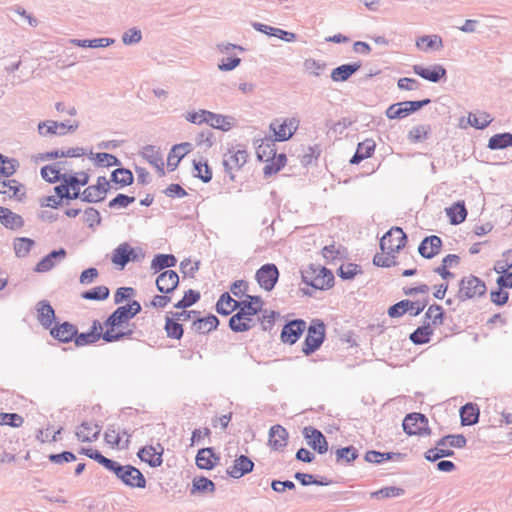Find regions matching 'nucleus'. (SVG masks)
Instances as JSON below:
<instances>
[{
    "instance_id": "obj_21",
    "label": "nucleus",
    "mask_w": 512,
    "mask_h": 512,
    "mask_svg": "<svg viewBox=\"0 0 512 512\" xmlns=\"http://www.w3.org/2000/svg\"><path fill=\"white\" fill-rule=\"evenodd\" d=\"M442 246V240L436 235L425 237L418 247L419 254L426 259L436 256Z\"/></svg>"
},
{
    "instance_id": "obj_57",
    "label": "nucleus",
    "mask_w": 512,
    "mask_h": 512,
    "mask_svg": "<svg viewBox=\"0 0 512 512\" xmlns=\"http://www.w3.org/2000/svg\"><path fill=\"white\" fill-rule=\"evenodd\" d=\"M165 331L169 338L179 340L183 336V327L174 319L166 318Z\"/></svg>"
},
{
    "instance_id": "obj_29",
    "label": "nucleus",
    "mask_w": 512,
    "mask_h": 512,
    "mask_svg": "<svg viewBox=\"0 0 512 512\" xmlns=\"http://www.w3.org/2000/svg\"><path fill=\"white\" fill-rule=\"evenodd\" d=\"M288 432L281 425H273L269 430V445L274 450H282L287 445Z\"/></svg>"
},
{
    "instance_id": "obj_17",
    "label": "nucleus",
    "mask_w": 512,
    "mask_h": 512,
    "mask_svg": "<svg viewBox=\"0 0 512 512\" xmlns=\"http://www.w3.org/2000/svg\"><path fill=\"white\" fill-rule=\"evenodd\" d=\"M163 447L161 444H157V447L149 445L142 447L138 453L137 456L140 458V460L146 462L151 467H159L161 466L163 459Z\"/></svg>"
},
{
    "instance_id": "obj_54",
    "label": "nucleus",
    "mask_w": 512,
    "mask_h": 512,
    "mask_svg": "<svg viewBox=\"0 0 512 512\" xmlns=\"http://www.w3.org/2000/svg\"><path fill=\"white\" fill-rule=\"evenodd\" d=\"M429 132L430 127L428 125L414 126L408 133V139L413 143L421 142L427 139Z\"/></svg>"
},
{
    "instance_id": "obj_16",
    "label": "nucleus",
    "mask_w": 512,
    "mask_h": 512,
    "mask_svg": "<svg viewBox=\"0 0 512 512\" xmlns=\"http://www.w3.org/2000/svg\"><path fill=\"white\" fill-rule=\"evenodd\" d=\"M103 327L98 320H94L88 332L76 333L74 342L76 346H85L97 342L100 338L103 339Z\"/></svg>"
},
{
    "instance_id": "obj_32",
    "label": "nucleus",
    "mask_w": 512,
    "mask_h": 512,
    "mask_svg": "<svg viewBox=\"0 0 512 512\" xmlns=\"http://www.w3.org/2000/svg\"><path fill=\"white\" fill-rule=\"evenodd\" d=\"M416 47L422 51L435 50L443 48V41L439 35H424L416 40Z\"/></svg>"
},
{
    "instance_id": "obj_36",
    "label": "nucleus",
    "mask_w": 512,
    "mask_h": 512,
    "mask_svg": "<svg viewBox=\"0 0 512 512\" xmlns=\"http://www.w3.org/2000/svg\"><path fill=\"white\" fill-rule=\"evenodd\" d=\"M239 301L233 299L228 292H224L216 303L217 313L228 316L234 310H237Z\"/></svg>"
},
{
    "instance_id": "obj_61",
    "label": "nucleus",
    "mask_w": 512,
    "mask_h": 512,
    "mask_svg": "<svg viewBox=\"0 0 512 512\" xmlns=\"http://www.w3.org/2000/svg\"><path fill=\"white\" fill-rule=\"evenodd\" d=\"M71 187L67 182L54 187L56 196L62 201V199L74 200L80 197V192L77 190L74 194L70 193Z\"/></svg>"
},
{
    "instance_id": "obj_18",
    "label": "nucleus",
    "mask_w": 512,
    "mask_h": 512,
    "mask_svg": "<svg viewBox=\"0 0 512 512\" xmlns=\"http://www.w3.org/2000/svg\"><path fill=\"white\" fill-rule=\"evenodd\" d=\"M253 468V461L246 455H240L234 460L233 465L227 468L226 472L230 477L239 479L244 475L252 472Z\"/></svg>"
},
{
    "instance_id": "obj_23",
    "label": "nucleus",
    "mask_w": 512,
    "mask_h": 512,
    "mask_svg": "<svg viewBox=\"0 0 512 512\" xmlns=\"http://www.w3.org/2000/svg\"><path fill=\"white\" fill-rule=\"evenodd\" d=\"M77 333V328L75 325L69 322H63L60 325L50 328V335L63 343H68L74 340V337Z\"/></svg>"
},
{
    "instance_id": "obj_40",
    "label": "nucleus",
    "mask_w": 512,
    "mask_h": 512,
    "mask_svg": "<svg viewBox=\"0 0 512 512\" xmlns=\"http://www.w3.org/2000/svg\"><path fill=\"white\" fill-rule=\"evenodd\" d=\"M177 259L172 254H156L151 261V269L159 272L166 268L174 267Z\"/></svg>"
},
{
    "instance_id": "obj_6",
    "label": "nucleus",
    "mask_w": 512,
    "mask_h": 512,
    "mask_svg": "<svg viewBox=\"0 0 512 512\" xmlns=\"http://www.w3.org/2000/svg\"><path fill=\"white\" fill-rule=\"evenodd\" d=\"M407 236L400 227H393L380 240L382 252L387 254L398 253L406 244Z\"/></svg>"
},
{
    "instance_id": "obj_12",
    "label": "nucleus",
    "mask_w": 512,
    "mask_h": 512,
    "mask_svg": "<svg viewBox=\"0 0 512 512\" xmlns=\"http://www.w3.org/2000/svg\"><path fill=\"white\" fill-rule=\"evenodd\" d=\"M255 277L261 288L271 291L277 283L279 271L275 264H265L258 269Z\"/></svg>"
},
{
    "instance_id": "obj_39",
    "label": "nucleus",
    "mask_w": 512,
    "mask_h": 512,
    "mask_svg": "<svg viewBox=\"0 0 512 512\" xmlns=\"http://www.w3.org/2000/svg\"><path fill=\"white\" fill-rule=\"evenodd\" d=\"M512 146V133H498L490 137L487 147L491 150H501Z\"/></svg>"
},
{
    "instance_id": "obj_24",
    "label": "nucleus",
    "mask_w": 512,
    "mask_h": 512,
    "mask_svg": "<svg viewBox=\"0 0 512 512\" xmlns=\"http://www.w3.org/2000/svg\"><path fill=\"white\" fill-rule=\"evenodd\" d=\"M191 149L192 144L189 142L174 145L167 159V166L169 170L174 171L178 167L181 159L184 158L185 155L191 151Z\"/></svg>"
},
{
    "instance_id": "obj_30",
    "label": "nucleus",
    "mask_w": 512,
    "mask_h": 512,
    "mask_svg": "<svg viewBox=\"0 0 512 512\" xmlns=\"http://www.w3.org/2000/svg\"><path fill=\"white\" fill-rule=\"evenodd\" d=\"M130 319H132L129 314V310L126 309L125 305L118 307L104 322V325L109 330H114L115 328L122 327L123 324L127 323Z\"/></svg>"
},
{
    "instance_id": "obj_55",
    "label": "nucleus",
    "mask_w": 512,
    "mask_h": 512,
    "mask_svg": "<svg viewBox=\"0 0 512 512\" xmlns=\"http://www.w3.org/2000/svg\"><path fill=\"white\" fill-rule=\"evenodd\" d=\"M194 170H195V177H198L201 179L204 183H208L212 179V171L210 167L208 166L207 162H196L193 161Z\"/></svg>"
},
{
    "instance_id": "obj_4",
    "label": "nucleus",
    "mask_w": 512,
    "mask_h": 512,
    "mask_svg": "<svg viewBox=\"0 0 512 512\" xmlns=\"http://www.w3.org/2000/svg\"><path fill=\"white\" fill-rule=\"evenodd\" d=\"M486 290L487 288L483 280L474 275L465 276L459 282L457 298L461 302L479 298L485 295Z\"/></svg>"
},
{
    "instance_id": "obj_51",
    "label": "nucleus",
    "mask_w": 512,
    "mask_h": 512,
    "mask_svg": "<svg viewBox=\"0 0 512 512\" xmlns=\"http://www.w3.org/2000/svg\"><path fill=\"white\" fill-rule=\"evenodd\" d=\"M206 123L213 128L221 129L223 131L230 129V122L228 121L227 117L220 114H215L210 111L207 112Z\"/></svg>"
},
{
    "instance_id": "obj_60",
    "label": "nucleus",
    "mask_w": 512,
    "mask_h": 512,
    "mask_svg": "<svg viewBox=\"0 0 512 512\" xmlns=\"http://www.w3.org/2000/svg\"><path fill=\"white\" fill-rule=\"evenodd\" d=\"M358 273H361V268L354 263L343 264L338 269L339 277L344 280L353 279Z\"/></svg>"
},
{
    "instance_id": "obj_9",
    "label": "nucleus",
    "mask_w": 512,
    "mask_h": 512,
    "mask_svg": "<svg viewBox=\"0 0 512 512\" xmlns=\"http://www.w3.org/2000/svg\"><path fill=\"white\" fill-rule=\"evenodd\" d=\"M403 430L408 435H427L430 433L428 419L421 413L406 415L402 423Z\"/></svg>"
},
{
    "instance_id": "obj_56",
    "label": "nucleus",
    "mask_w": 512,
    "mask_h": 512,
    "mask_svg": "<svg viewBox=\"0 0 512 512\" xmlns=\"http://www.w3.org/2000/svg\"><path fill=\"white\" fill-rule=\"evenodd\" d=\"M41 176L49 183H55L63 180V174H61L60 170L54 165H46L42 167Z\"/></svg>"
},
{
    "instance_id": "obj_5",
    "label": "nucleus",
    "mask_w": 512,
    "mask_h": 512,
    "mask_svg": "<svg viewBox=\"0 0 512 512\" xmlns=\"http://www.w3.org/2000/svg\"><path fill=\"white\" fill-rule=\"evenodd\" d=\"M325 339V326L320 320L312 321L307 329V335L303 342L302 352L309 356L320 348Z\"/></svg>"
},
{
    "instance_id": "obj_62",
    "label": "nucleus",
    "mask_w": 512,
    "mask_h": 512,
    "mask_svg": "<svg viewBox=\"0 0 512 512\" xmlns=\"http://www.w3.org/2000/svg\"><path fill=\"white\" fill-rule=\"evenodd\" d=\"M238 304L237 310L239 317L254 316L261 311L260 306H254L253 302H248V300L239 301Z\"/></svg>"
},
{
    "instance_id": "obj_33",
    "label": "nucleus",
    "mask_w": 512,
    "mask_h": 512,
    "mask_svg": "<svg viewBox=\"0 0 512 512\" xmlns=\"http://www.w3.org/2000/svg\"><path fill=\"white\" fill-rule=\"evenodd\" d=\"M375 150V142L371 139L358 144L355 154L350 159L351 164H359L366 158H369Z\"/></svg>"
},
{
    "instance_id": "obj_20",
    "label": "nucleus",
    "mask_w": 512,
    "mask_h": 512,
    "mask_svg": "<svg viewBox=\"0 0 512 512\" xmlns=\"http://www.w3.org/2000/svg\"><path fill=\"white\" fill-rule=\"evenodd\" d=\"M0 194L9 198H15L22 201L25 198V189L23 184L15 179H1L0 178Z\"/></svg>"
},
{
    "instance_id": "obj_53",
    "label": "nucleus",
    "mask_w": 512,
    "mask_h": 512,
    "mask_svg": "<svg viewBox=\"0 0 512 512\" xmlns=\"http://www.w3.org/2000/svg\"><path fill=\"white\" fill-rule=\"evenodd\" d=\"M200 299V293L193 289H189L184 293V296L179 300L174 307L177 309H185L195 304Z\"/></svg>"
},
{
    "instance_id": "obj_45",
    "label": "nucleus",
    "mask_w": 512,
    "mask_h": 512,
    "mask_svg": "<svg viewBox=\"0 0 512 512\" xmlns=\"http://www.w3.org/2000/svg\"><path fill=\"white\" fill-rule=\"evenodd\" d=\"M432 334L433 330L430 325H423L410 334V340L416 345L426 344L430 341Z\"/></svg>"
},
{
    "instance_id": "obj_34",
    "label": "nucleus",
    "mask_w": 512,
    "mask_h": 512,
    "mask_svg": "<svg viewBox=\"0 0 512 512\" xmlns=\"http://www.w3.org/2000/svg\"><path fill=\"white\" fill-rule=\"evenodd\" d=\"M445 210L452 225L461 224L467 217V209L463 201H458Z\"/></svg>"
},
{
    "instance_id": "obj_25",
    "label": "nucleus",
    "mask_w": 512,
    "mask_h": 512,
    "mask_svg": "<svg viewBox=\"0 0 512 512\" xmlns=\"http://www.w3.org/2000/svg\"><path fill=\"white\" fill-rule=\"evenodd\" d=\"M100 432L101 427L98 424L84 421L77 428L75 435L82 442H92L97 440Z\"/></svg>"
},
{
    "instance_id": "obj_2",
    "label": "nucleus",
    "mask_w": 512,
    "mask_h": 512,
    "mask_svg": "<svg viewBox=\"0 0 512 512\" xmlns=\"http://www.w3.org/2000/svg\"><path fill=\"white\" fill-rule=\"evenodd\" d=\"M108 471L115 474L123 484L131 488H145L146 479L141 471L132 465H122L117 461L111 460L106 468Z\"/></svg>"
},
{
    "instance_id": "obj_48",
    "label": "nucleus",
    "mask_w": 512,
    "mask_h": 512,
    "mask_svg": "<svg viewBox=\"0 0 512 512\" xmlns=\"http://www.w3.org/2000/svg\"><path fill=\"white\" fill-rule=\"evenodd\" d=\"M110 291L106 286H97L87 290L81 294V297L86 300L102 301L109 297Z\"/></svg>"
},
{
    "instance_id": "obj_37",
    "label": "nucleus",
    "mask_w": 512,
    "mask_h": 512,
    "mask_svg": "<svg viewBox=\"0 0 512 512\" xmlns=\"http://www.w3.org/2000/svg\"><path fill=\"white\" fill-rule=\"evenodd\" d=\"M0 222L9 229H18L24 225L23 218L12 212L10 209L5 208L0 211Z\"/></svg>"
},
{
    "instance_id": "obj_38",
    "label": "nucleus",
    "mask_w": 512,
    "mask_h": 512,
    "mask_svg": "<svg viewBox=\"0 0 512 512\" xmlns=\"http://www.w3.org/2000/svg\"><path fill=\"white\" fill-rule=\"evenodd\" d=\"M402 454L395 452H379L375 450L367 451L365 461L380 464L388 460H401Z\"/></svg>"
},
{
    "instance_id": "obj_52",
    "label": "nucleus",
    "mask_w": 512,
    "mask_h": 512,
    "mask_svg": "<svg viewBox=\"0 0 512 512\" xmlns=\"http://www.w3.org/2000/svg\"><path fill=\"white\" fill-rule=\"evenodd\" d=\"M33 245L34 241L30 238H17L14 241L15 254L18 257L27 256Z\"/></svg>"
},
{
    "instance_id": "obj_43",
    "label": "nucleus",
    "mask_w": 512,
    "mask_h": 512,
    "mask_svg": "<svg viewBox=\"0 0 512 512\" xmlns=\"http://www.w3.org/2000/svg\"><path fill=\"white\" fill-rule=\"evenodd\" d=\"M128 253H131V246L128 243L120 244L113 251L112 262L124 268L130 262Z\"/></svg>"
},
{
    "instance_id": "obj_15",
    "label": "nucleus",
    "mask_w": 512,
    "mask_h": 512,
    "mask_svg": "<svg viewBox=\"0 0 512 512\" xmlns=\"http://www.w3.org/2000/svg\"><path fill=\"white\" fill-rule=\"evenodd\" d=\"M412 69L416 75L433 83H438L441 79L445 78L447 74L444 66L440 64H433L429 67L414 65Z\"/></svg>"
},
{
    "instance_id": "obj_27",
    "label": "nucleus",
    "mask_w": 512,
    "mask_h": 512,
    "mask_svg": "<svg viewBox=\"0 0 512 512\" xmlns=\"http://www.w3.org/2000/svg\"><path fill=\"white\" fill-rule=\"evenodd\" d=\"M218 325L219 319L213 314L202 318L197 315L193 320L192 329L199 334H208L217 329Z\"/></svg>"
},
{
    "instance_id": "obj_14",
    "label": "nucleus",
    "mask_w": 512,
    "mask_h": 512,
    "mask_svg": "<svg viewBox=\"0 0 512 512\" xmlns=\"http://www.w3.org/2000/svg\"><path fill=\"white\" fill-rule=\"evenodd\" d=\"M304 437L307 439V444L319 454H324L328 451V442L323 433L314 427H305L303 430Z\"/></svg>"
},
{
    "instance_id": "obj_31",
    "label": "nucleus",
    "mask_w": 512,
    "mask_h": 512,
    "mask_svg": "<svg viewBox=\"0 0 512 512\" xmlns=\"http://www.w3.org/2000/svg\"><path fill=\"white\" fill-rule=\"evenodd\" d=\"M360 68V62L343 64L334 68L331 72L330 77L334 82H343L348 80Z\"/></svg>"
},
{
    "instance_id": "obj_1",
    "label": "nucleus",
    "mask_w": 512,
    "mask_h": 512,
    "mask_svg": "<svg viewBox=\"0 0 512 512\" xmlns=\"http://www.w3.org/2000/svg\"><path fill=\"white\" fill-rule=\"evenodd\" d=\"M467 440L464 435H446L436 442V446L425 452V459L435 462L444 457L454 456V451L448 447L463 448L466 446Z\"/></svg>"
},
{
    "instance_id": "obj_49",
    "label": "nucleus",
    "mask_w": 512,
    "mask_h": 512,
    "mask_svg": "<svg viewBox=\"0 0 512 512\" xmlns=\"http://www.w3.org/2000/svg\"><path fill=\"white\" fill-rule=\"evenodd\" d=\"M336 462L343 463H351L358 457V450L353 446H347L344 448L337 449L335 452Z\"/></svg>"
},
{
    "instance_id": "obj_63",
    "label": "nucleus",
    "mask_w": 512,
    "mask_h": 512,
    "mask_svg": "<svg viewBox=\"0 0 512 512\" xmlns=\"http://www.w3.org/2000/svg\"><path fill=\"white\" fill-rule=\"evenodd\" d=\"M304 69L313 76H320L326 68V63L312 58L306 59L303 63Z\"/></svg>"
},
{
    "instance_id": "obj_10",
    "label": "nucleus",
    "mask_w": 512,
    "mask_h": 512,
    "mask_svg": "<svg viewBox=\"0 0 512 512\" xmlns=\"http://www.w3.org/2000/svg\"><path fill=\"white\" fill-rule=\"evenodd\" d=\"M110 183L105 176H99L95 185L88 186L81 194L82 201L96 203L105 199Z\"/></svg>"
},
{
    "instance_id": "obj_44",
    "label": "nucleus",
    "mask_w": 512,
    "mask_h": 512,
    "mask_svg": "<svg viewBox=\"0 0 512 512\" xmlns=\"http://www.w3.org/2000/svg\"><path fill=\"white\" fill-rule=\"evenodd\" d=\"M111 181L123 187L131 185L134 177L129 169L117 168L111 173Z\"/></svg>"
},
{
    "instance_id": "obj_3",
    "label": "nucleus",
    "mask_w": 512,
    "mask_h": 512,
    "mask_svg": "<svg viewBox=\"0 0 512 512\" xmlns=\"http://www.w3.org/2000/svg\"><path fill=\"white\" fill-rule=\"evenodd\" d=\"M302 280L307 285L318 289H329L334 284V275L326 267L311 264L301 272Z\"/></svg>"
},
{
    "instance_id": "obj_11",
    "label": "nucleus",
    "mask_w": 512,
    "mask_h": 512,
    "mask_svg": "<svg viewBox=\"0 0 512 512\" xmlns=\"http://www.w3.org/2000/svg\"><path fill=\"white\" fill-rule=\"evenodd\" d=\"M299 127V120L295 117L286 118L282 123L279 120H275L270 124V129L275 135L276 141H287L297 131Z\"/></svg>"
},
{
    "instance_id": "obj_7",
    "label": "nucleus",
    "mask_w": 512,
    "mask_h": 512,
    "mask_svg": "<svg viewBox=\"0 0 512 512\" xmlns=\"http://www.w3.org/2000/svg\"><path fill=\"white\" fill-rule=\"evenodd\" d=\"M430 102L431 100L427 98L419 101L394 103L387 108L385 115L389 119H402L427 106Z\"/></svg>"
},
{
    "instance_id": "obj_19",
    "label": "nucleus",
    "mask_w": 512,
    "mask_h": 512,
    "mask_svg": "<svg viewBox=\"0 0 512 512\" xmlns=\"http://www.w3.org/2000/svg\"><path fill=\"white\" fill-rule=\"evenodd\" d=\"M179 284V276L173 270H165L156 279V286L159 292L169 294L173 292Z\"/></svg>"
},
{
    "instance_id": "obj_58",
    "label": "nucleus",
    "mask_w": 512,
    "mask_h": 512,
    "mask_svg": "<svg viewBox=\"0 0 512 512\" xmlns=\"http://www.w3.org/2000/svg\"><path fill=\"white\" fill-rule=\"evenodd\" d=\"M425 317L432 321L433 325H441L444 319V312L440 305H430L425 313Z\"/></svg>"
},
{
    "instance_id": "obj_41",
    "label": "nucleus",
    "mask_w": 512,
    "mask_h": 512,
    "mask_svg": "<svg viewBox=\"0 0 512 512\" xmlns=\"http://www.w3.org/2000/svg\"><path fill=\"white\" fill-rule=\"evenodd\" d=\"M71 43L78 47L100 48L107 47L114 43L112 38H95V39H72Z\"/></svg>"
},
{
    "instance_id": "obj_42",
    "label": "nucleus",
    "mask_w": 512,
    "mask_h": 512,
    "mask_svg": "<svg viewBox=\"0 0 512 512\" xmlns=\"http://www.w3.org/2000/svg\"><path fill=\"white\" fill-rule=\"evenodd\" d=\"M219 459L215 456L212 448H202L196 455V465L200 469L210 470L214 467V463L211 458Z\"/></svg>"
},
{
    "instance_id": "obj_26",
    "label": "nucleus",
    "mask_w": 512,
    "mask_h": 512,
    "mask_svg": "<svg viewBox=\"0 0 512 512\" xmlns=\"http://www.w3.org/2000/svg\"><path fill=\"white\" fill-rule=\"evenodd\" d=\"M66 254L67 253L64 248L53 250L37 263L34 270L39 273L48 272L55 266L56 261L63 260L66 257Z\"/></svg>"
},
{
    "instance_id": "obj_28",
    "label": "nucleus",
    "mask_w": 512,
    "mask_h": 512,
    "mask_svg": "<svg viewBox=\"0 0 512 512\" xmlns=\"http://www.w3.org/2000/svg\"><path fill=\"white\" fill-rule=\"evenodd\" d=\"M142 157L157 169L160 176L165 175L163 158L159 149L153 145H146L141 151Z\"/></svg>"
},
{
    "instance_id": "obj_47",
    "label": "nucleus",
    "mask_w": 512,
    "mask_h": 512,
    "mask_svg": "<svg viewBox=\"0 0 512 512\" xmlns=\"http://www.w3.org/2000/svg\"><path fill=\"white\" fill-rule=\"evenodd\" d=\"M19 167V162L14 158H8L2 154H0V174L6 178L12 176L17 168Z\"/></svg>"
},
{
    "instance_id": "obj_46",
    "label": "nucleus",
    "mask_w": 512,
    "mask_h": 512,
    "mask_svg": "<svg viewBox=\"0 0 512 512\" xmlns=\"http://www.w3.org/2000/svg\"><path fill=\"white\" fill-rule=\"evenodd\" d=\"M414 301L405 299L397 302L396 304L392 305L388 309V315L392 318H398L404 315L406 312H409L414 308Z\"/></svg>"
},
{
    "instance_id": "obj_22",
    "label": "nucleus",
    "mask_w": 512,
    "mask_h": 512,
    "mask_svg": "<svg viewBox=\"0 0 512 512\" xmlns=\"http://www.w3.org/2000/svg\"><path fill=\"white\" fill-rule=\"evenodd\" d=\"M37 320L45 328L50 329L55 320V311L47 300H41L36 304Z\"/></svg>"
},
{
    "instance_id": "obj_59",
    "label": "nucleus",
    "mask_w": 512,
    "mask_h": 512,
    "mask_svg": "<svg viewBox=\"0 0 512 512\" xmlns=\"http://www.w3.org/2000/svg\"><path fill=\"white\" fill-rule=\"evenodd\" d=\"M89 176L86 173H82L81 177H77L75 175H66L63 174V181L67 182L72 190L80 192V186H84L88 183Z\"/></svg>"
},
{
    "instance_id": "obj_13",
    "label": "nucleus",
    "mask_w": 512,
    "mask_h": 512,
    "mask_svg": "<svg viewBox=\"0 0 512 512\" xmlns=\"http://www.w3.org/2000/svg\"><path fill=\"white\" fill-rule=\"evenodd\" d=\"M306 329V322L303 319H294L287 322L281 331V340L290 345L297 342Z\"/></svg>"
},
{
    "instance_id": "obj_35",
    "label": "nucleus",
    "mask_w": 512,
    "mask_h": 512,
    "mask_svg": "<svg viewBox=\"0 0 512 512\" xmlns=\"http://www.w3.org/2000/svg\"><path fill=\"white\" fill-rule=\"evenodd\" d=\"M461 424L463 426H471L479 420V408L476 404L467 403L460 408Z\"/></svg>"
},
{
    "instance_id": "obj_50",
    "label": "nucleus",
    "mask_w": 512,
    "mask_h": 512,
    "mask_svg": "<svg viewBox=\"0 0 512 512\" xmlns=\"http://www.w3.org/2000/svg\"><path fill=\"white\" fill-rule=\"evenodd\" d=\"M493 119L487 112H481L478 115L470 113L468 116V122L472 127L476 129H485Z\"/></svg>"
},
{
    "instance_id": "obj_8",
    "label": "nucleus",
    "mask_w": 512,
    "mask_h": 512,
    "mask_svg": "<svg viewBox=\"0 0 512 512\" xmlns=\"http://www.w3.org/2000/svg\"><path fill=\"white\" fill-rule=\"evenodd\" d=\"M248 154L245 150L229 149L223 155V167L225 172L229 175L230 180H234V172L240 170L247 162Z\"/></svg>"
},
{
    "instance_id": "obj_64",
    "label": "nucleus",
    "mask_w": 512,
    "mask_h": 512,
    "mask_svg": "<svg viewBox=\"0 0 512 512\" xmlns=\"http://www.w3.org/2000/svg\"><path fill=\"white\" fill-rule=\"evenodd\" d=\"M23 422V417L17 413H0V425H8L17 428L20 427Z\"/></svg>"
}]
</instances>
